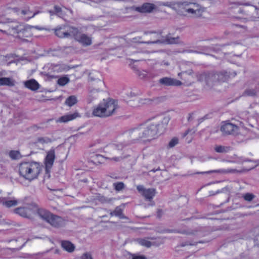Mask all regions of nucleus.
Here are the masks:
<instances>
[{"label":"nucleus","instance_id":"obj_1","mask_svg":"<svg viewBox=\"0 0 259 259\" xmlns=\"http://www.w3.org/2000/svg\"><path fill=\"white\" fill-rule=\"evenodd\" d=\"M169 121V118H163L161 122L148 121L134 128L130 132V136L133 141L142 140L151 141L156 139L163 133Z\"/></svg>","mask_w":259,"mask_h":259},{"label":"nucleus","instance_id":"obj_2","mask_svg":"<svg viewBox=\"0 0 259 259\" xmlns=\"http://www.w3.org/2000/svg\"><path fill=\"white\" fill-rule=\"evenodd\" d=\"M15 212L20 215L30 218L37 213L40 219L54 227H60L64 226L65 221L62 218L54 215L45 209H39L34 204H27L26 206L19 207L15 209Z\"/></svg>","mask_w":259,"mask_h":259},{"label":"nucleus","instance_id":"obj_3","mask_svg":"<svg viewBox=\"0 0 259 259\" xmlns=\"http://www.w3.org/2000/svg\"><path fill=\"white\" fill-rule=\"evenodd\" d=\"M157 5L178 9L182 14L194 17L201 16L205 11L204 9L198 4L192 2H158Z\"/></svg>","mask_w":259,"mask_h":259},{"label":"nucleus","instance_id":"obj_4","mask_svg":"<svg viewBox=\"0 0 259 259\" xmlns=\"http://www.w3.org/2000/svg\"><path fill=\"white\" fill-rule=\"evenodd\" d=\"M42 169L39 162L35 161L24 162L19 165L18 172L21 178L31 182L38 179Z\"/></svg>","mask_w":259,"mask_h":259},{"label":"nucleus","instance_id":"obj_5","mask_svg":"<svg viewBox=\"0 0 259 259\" xmlns=\"http://www.w3.org/2000/svg\"><path fill=\"white\" fill-rule=\"evenodd\" d=\"M127 143L121 141H118L107 145L104 148V152L113 156L108 157L114 161H119L126 156L123 154V150Z\"/></svg>","mask_w":259,"mask_h":259},{"label":"nucleus","instance_id":"obj_6","mask_svg":"<svg viewBox=\"0 0 259 259\" xmlns=\"http://www.w3.org/2000/svg\"><path fill=\"white\" fill-rule=\"evenodd\" d=\"M9 34L12 35H18L19 37H30L32 35L34 27L30 26H24L17 22H14L9 25Z\"/></svg>","mask_w":259,"mask_h":259},{"label":"nucleus","instance_id":"obj_7","mask_svg":"<svg viewBox=\"0 0 259 259\" xmlns=\"http://www.w3.org/2000/svg\"><path fill=\"white\" fill-rule=\"evenodd\" d=\"M46 68L48 69V75L52 77H57V74L67 71L69 69L67 66L63 64H49Z\"/></svg>","mask_w":259,"mask_h":259},{"label":"nucleus","instance_id":"obj_8","mask_svg":"<svg viewBox=\"0 0 259 259\" xmlns=\"http://www.w3.org/2000/svg\"><path fill=\"white\" fill-rule=\"evenodd\" d=\"M74 39L83 47L90 46L92 44V38L91 36L81 33L76 28L73 36Z\"/></svg>","mask_w":259,"mask_h":259},{"label":"nucleus","instance_id":"obj_9","mask_svg":"<svg viewBox=\"0 0 259 259\" xmlns=\"http://www.w3.org/2000/svg\"><path fill=\"white\" fill-rule=\"evenodd\" d=\"M55 32L56 35L60 38H69L72 37L73 33L75 32V28L63 25L57 27Z\"/></svg>","mask_w":259,"mask_h":259},{"label":"nucleus","instance_id":"obj_10","mask_svg":"<svg viewBox=\"0 0 259 259\" xmlns=\"http://www.w3.org/2000/svg\"><path fill=\"white\" fill-rule=\"evenodd\" d=\"M102 103L106 117H108L112 115L117 108L116 102L114 100H104L102 102Z\"/></svg>","mask_w":259,"mask_h":259},{"label":"nucleus","instance_id":"obj_11","mask_svg":"<svg viewBox=\"0 0 259 259\" xmlns=\"http://www.w3.org/2000/svg\"><path fill=\"white\" fill-rule=\"evenodd\" d=\"M55 159V149L52 148L47 151L46 156L44 159V164L47 172H49L52 168Z\"/></svg>","mask_w":259,"mask_h":259},{"label":"nucleus","instance_id":"obj_12","mask_svg":"<svg viewBox=\"0 0 259 259\" xmlns=\"http://www.w3.org/2000/svg\"><path fill=\"white\" fill-rule=\"evenodd\" d=\"M220 130L224 135H234L238 133L239 128L233 123L224 122L222 123Z\"/></svg>","mask_w":259,"mask_h":259},{"label":"nucleus","instance_id":"obj_13","mask_svg":"<svg viewBox=\"0 0 259 259\" xmlns=\"http://www.w3.org/2000/svg\"><path fill=\"white\" fill-rule=\"evenodd\" d=\"M137 188L146 199L150 201L151 205L153 206L154 205V202L152 201L151 200L156 194V190L155 189H145L142 185L138 186Z\"/></svg>","mask_w":259,"mask_h":259},{"label":"nucleus","instance_id":"obj_14","mask_svg":"<svg viewBox=\"0 0 259 259\" xmlns=\"http://www.w3.org/2000/svg\"><path fill=\"white\" fill-rule=\"evenodd\" d=\"M214 75H216L215 73H203L200 75L199 80L211 87L217 83L216 77L214 78L212 76Z\"/></svg>","mask_w":259,"mask_h":259},{"label":"nucleus","instance_id":"obj_15","mask_svg":"<svg viewBox=\"0 0 259 259\" xmlns=\"http://www.w3.org/2000/svg\"><path fill=\"white\" fill-rule=\"evenodd\" d=\"M156 8V6L153 4L145 3L140 7H133V10L140 13H151Z\"/></svg>","mask_w":259,"mask_h":259},{"label":"nucleus","instance_id":"obj_16","mask_svg":"<svg viewBox=\"0 0 259 259\" xmlns=\"http://www.w3.org/2000/svg\"><path fill=\"white\" fill-rule=\"evenodd\" d=\"M79 117V114L75 112L73 113H69L61 116L55 120L56 123H66L70 121L73 120Z\"/></svg>","mask_w":259,"mask_h":259},{"label":"nucleus","instance_id":"obj_17","mask_svg":"<svg viewBox=\"0 0 259 259\" xmlns=\"http://www.w3.org/2000/svg\"><path fill=\"white\" fill-rule=\"evenodd\" d=\"M159 81L160 83L165 85L179 86L182 84V82L180 81L169 77L162 78Z\"/></svg>","mask_w":259,"mask_h":259},{"label":"nucleus","instance_id":"obj_18","mask_svg":"<svg viewBox=\"0 0 259 259\" xmlns=\"http://www.w3.org/2000/svg\"><path fill=\"white\" fill-rule=\"evenodd\" d=\"M92 114L94 116L106 117V115L105 112H104V109L102 102L99 104L97 106L94 107Z\"/></svg>","mask_w":259,"mask_h":259},{"label":"nucleus","instance_id":"obj_19","mask_svg":"<svg viewBox=\"0 0 259 259\" xmlns=\"http://www.w3.org/2000/svg\"><path fill=\"white\" fill-rule=\"evenodd\" d=\"M16 81L14 79L10 77H1L0 86L7 85L9 87H13L15 85Z\"/></svg>","mask_w":259,"mask_h":259},{"label":"nucleus","instance_id":"obj_20","mask_svg":"<svg viewBox=\"0 0 259 259\" xmlns=\"http://www.w3.org/2000/svg\"><path fill=\"white\" fill-rule=\"evenodd\" d=\"M216 75L212 76L214 78L216 77L217 83L226 81L229 77L228 73L226 72L215 73Z\"/></svg>","mask_w":259,"mask_h":259},{"label":"nucleus","instance_id":"obj_21","mask_svg":"<svg viewBox=\"0 0 259 259\" xmlns=\"http://www.w3.org/2000/svg\"><path fill=\"white\" fill-rule=\"evenodd\" d=\"M25 85L26 88L32 91H36L39 87L38 83L34 79H30L26 81Z\"/></svg>","mask_w":259,"mask_h":259},{"label":"nucleus","instance_id":"obj_22","mask_svg":"<svg viewBox=\"0 0 259 259\" xmlns=\"http://www.w3.org/2000/svg\"><path fill=\"white\" fill-rule=\"evenodd\" d=\"M55 13L59 17H64L65 15L71 14V12L69 10L63 8H61L59 7L55 6L54 7Z\"/></svg>","mask_w":259,"mask_h":259},{"label":"nucleus","instance_id":"obj_23","mask_svg":"<svg viewBox=\"0 0 259 259\" xmlns=\"http://www.w3.org/2000/svg\"><path fill=\"white\" fill-rule=\"evenodd\" d=\"M18 203V200L15 198H11L9 199H5L3 201V205L7 207H11L16 206Z\"/></svg>","mask_w":259,"mask_h":259},{"label":"nucleus","instance_id":"obj_24","mask_svg":"<svg viewBox=\"0 0 259 259\" xmlns=\"http://www.w3.org/2000/svg\"><path fill=\"white\" fill-rule=\"evenodd\" d=\"M214 149L218 153H227L231 150V147L222 145H216L214 147Z\"/></svg>","mask_w":259,"mask_h":259},{"label":"nucleus","instance_id":"obj_25","mask_svg":"<svg viewBox=\"0 0 259 259\" xmlns=\"http://www.w3.org/2000/svg\"><path fill=\"white\" fill-rule=\"evenodd\" d=\"M77 102V99L76 97L75 96H71L66 99L65 103L67 106L71 107L74 105Z\"/></svg>","mask_w":259,"mask_h":259},{"label":"nucleus","instance_id":"obj_26","mask_svg":"<svg viewBox=\"0 0 259 259\" xmlns=\"http://www.w3.org/2000/svg\"><path fill=\"white\" fill-rule=\"evenodd\" d=\"M257 93V90L255 89L252 88H249L247 89H246L244 93H243V96H250V97H253L256 95Z\"/></svg>","mask_w":259,"mask_h":259},{"label":"nucleus","instance_id":"obj_27","mask_svg":"<svg viewBox=\"0 0 259 259\" xmlns=\"http://www.w3.org/2000/svg\"><path fill=\"white\" fill-rule=\"evenodd\" d=\"M63 249L68 252H72L75 249V246L73 244H61Z\"/></svg>","mask_w":259,"mask_h":259},{"label":"nucleus","instance_id":"obj_28","mask_svg":"<svg viewBox=\"0 0 259 259\" xmlns=\"http://www.w3.org/2000/svg\"><path fill=\"white\" fill-rule=\"evenodd\" d=\"M70 81L69 77L64 76L59 78L57 80V83L60 86H64L67 84Z\"/></svg>","mask_w":259,"mask_h":259},{"label":"nucleus","instance_id":"obj_29","mask_svg":"<svg viewBox=\"0 0 259 259\" xmlns=\"http://www.w3.org/2000/svg\"><path fill=\"white\" fill-rule=\"evenodd\" d=\"M99 90H96L93 89L91 90L89 93L88 101L89 102H92L93 101L94 99H96L97 98V92Z\"/></svg>","mask_w":259,"mask_h":259},{"label":"nucleus","instance_id":"obj_30","mask_svg":"<svg viewBox=\"0 0 259 259\" xmlns=\"http://www.w3.org/2000/svg\"><path fill=\"white\" fill-rule=\"evenodd\" d=\"M51 142V140L48 138V137H39L37 139L36 143L41 144H48Z\"/></svg>","mask_w":259,"mask_h":259},{"label":"nucleus","instance_id":"obj_31","mask_svg":"<svg viewBox=\"0 0 259 259\" xmlns=\"http://www.w3.org/2000/svg\"><path fill=\"white\" fill-rule=\"evenodd\" d=\"M232 171H233V170H231V169H217V170H213L207 171V172H206V173L215 172V173H220V174H225L231 172Z\"/></svg>","mask_w":259,"mask_h":259},{"label":"nucleus","instance_id":"obj_32","mask_svg":"<svg viewBox=\"0 0 259 259\" xmlns=\"http://www.w3.org/2000/svg\"><path fill=\"white\" fill-rule=\"evenodd\" d=\"M21 13L24 16L28 15L24 17V19L26 20H28L29 19L33 17L35 15L34 14H32L29 10H22L21 11Z\"/></svg>","mask_w":259,"mask_h":259},{"label":"nucleus","instance_id":"obj_33","mask_svg":"<svg viewBox=\"0 0 259 259\" xmlns=\"http://www.w3.org/2000/svg\"><path fill=\"white\" fill-rule=\"evenodd\" d=\"M9 155L13 159H17L21 157V154L18 151H12L10 152Z\"/></svg>","mask_w":259,"mask_h":259},{"label":"nucleus","instance_id":"obj_34","mask_svg":"<svg viewBox=\"0 0 259 259\" xmlns=\"http://www.w3.org/2000/svg\"><path fill=\"white\" fill-rule=\"evenodd\" d=\"M178 38L168 37L165 40H162L161 42L166 44H175L178 42Z\"/></svg>","mask_w":259,"mask_h":259},{"label":"nucleus","instance_id":"obj_35","mask_svg":"<svg viewBox=\"0 0 259 259\" xmlns=\"http://www.w3.org/2000/svg\"><path fill=\"white\" fill-rule=\"evenodd\" d=\"M179 143V139L176 137L172 138L168 143V147L169 148H172L177 145Z\"/></svg>","mask_w":259,"mask_h":259},{"label":"nucleus","instance_id":"obj_36","mask_svg":"<svg viewBox=\"0 0 259 259\" xmlns=\"http://www.w3.org/2000/svg\"><path fill=\"white\" fill-rule=\"evenodd\" d=\"M113 186L115 190L117 191H120L124 188V184L121 182L114 183Z\"/></svg>","mask_w":259,"mask_h":259},{"label":"nucleus","instance_id":"obj_37","mask_svg":"<svg viewBox=\"0 0 259 259\" xmlns=\"http://www.w3.org/2000/svg\"><path fill=\"white\" fill-rule=\"evenodd\" d=\"M254 197V196L251 193H246L243 196L244 199L248 201H251Z\"/></svg>","mask_w":259,"mask_h":259},{"label":"nucleus","instance_id":"obj_38","mask_svg":"<svg viewBox=\"0 0 259 259\" xmlns=\"http://www.w3.org/2000/svg\"><path fill=\"white\" fill-rule=\"evenodd\" d=\"M132 259H147V257L144 255H138L137 254H131Z\"/></svg>","mask_w":259,"mask_h":259},{"label":"nucleus","instance_id":"obj_39","mask_svg":"<svg viewBox=\"0 0 259 259\" xmlns=\"http://www.w3.org/2000/svg\"><path fill=\"white\" fill-rule=\"evenodd\" d=\"M121 214V210L119 208H116L115 210L111 213V215L120 216Z\"/></svg>","mask_w":259,"mask_h":259},{"label":"nucleus","instance_id":"obj_40","mask_svg":"<svg viewBox=\"0 0 259 259\" xmlns=\"http://www.w3.org/2000/svg\"><path fill=\"white\" fill-rule=\"evenodd\" d=\"M251 232L253 235L257 236L259 235V225L253 228Z\"/></svg>","mask_w":259,"mask_h":259},{"label":"nucleus","instance_id":"obj_41","mask_svg":"<svg viewBox=\"0 0 259 259\" xmlns=\"http://www.w3.org/2000/svg\"><path fill=\"white\" fill-rule=\"evenodd\" d=\"M80 259H93L91 255L88 253L83 254Z\"/></svg>","mask_w":259,"mask_h":259},{"label":"nucleus","instance_id":"obj_42","mask_svg":"<svg viewBox=\"0 0 259 259\" xmlns=\"http://www.w3.org/2000/svg\"><path fill=\"white\" fill-rule=\"evenodd\" d=\"M250 162L252 163L251 165V167L250 169H252L255 167H256L257 165H259V160L256 161H250Z\"/></svg>","mask_w":259,"mask_h":259},{"label":"nucleus","instance_id":"obj_43","mask_svg":"<svg viewBox=\"0 0 259 259\" xmlns=\"http://www.w3.org/2000/svg\"><path fill=\"white\" fill-rule=\"evenodd\" d=\"M252 248L255 251H259V244H254Z\"/></svg>","mask_w":259,"mask_h":259},{"label":"nucleus","instance_id":"obj_44","mask_svg":"<svg viewBox=\"0 0 259 259\" xmlns=\"http://www.w3.org/2000/svg\"><path fill=\"white\" fill-rule=\"evenodd\" d=\"M145 247L149 248L151 247V244H143Z\"/></svg>","mask_w":259,"mask_h":259},{"label":"nucleus","instance_id":"obj_45","mask_svg":"<svg viewBox=\"0 0 259 259\" xmlns=\"http://www.w3.org/2000/svg\"><path fill=\"white\" fill-rule=\"evenodd\" d=\"M252 9H253L254 10V11H255L256 12H257L258 11V9H257V8L256 7H254V6H253L252 7Z\"/></svg>","mask_w":259,"mask_h":259},{"label":"nucleus","instance_id":"obj_46","mask_svg":"<svg viewBox=\"0 0 259 259\" xmlns=\"http://www.w3.org/2000/svg\"><path fill=\"white\" fill-rule=\"evenodd\" d=\"M257 17L255 16V17H250L249 18V20H253L255 18H256Z\"/></svg>","mask_w":259,"mask_h":259},{"label":"nucleus","instance_id":"obj_47","mask_svg":"<svg viewBox=\"0 0 259 259\" xmlns=\"http://www.w3.org/2000/svg\"><path fill=\"white\" fill-rule=\"evenodd\" d=\"M61 243H71L70 241H62Z\"/></svg>","mask_w":259,"mask_h":259},{"label":"nucleus","instance_id":"obj_48","mask_svg":"<svg viewBox=\"0 0 259 259\" xmlns=\"http://www.w3.org/2000/svg\"><path fill=\"white\" fill-rule=\"evenodd\" d=\"M141 243H150V241H145L142 242Z\"/></svg>","mask_w":259,"mask_h":259},{"label":"nucleus","instance_id":"obj_49","mask_svg":"<svg viewBox=\"0 0 259 259\" xmlns=\"http://www.w3.org/2000/svg\"><path fill=\"white\" fill-rule=\"evenodd\" d=\"M160 42V40H156L155 41H153L152 42L153 43H157V42Z\"/></svg>","mask_w":259,"mask_h":259},{"label":"nucleus","instance_id":"obj_50","mask_svg":"<svg viewBox=\"0 0 259 259\" xmlns=\"http://www.w3.org/2000/svg\"><path fill=\"white\" fill-rule=\"evenodd\" d=\"M99 83H100L101 84H103V82H102L101 80H99Z\"/></svg>","mask_w":259,"mask_h":259},{"label":"nucleus","instance_id":"obj_51","mask_svg":"<svg viewBox=\"0 0 259 259\" xmlns=\"http://www.w3.org/2000/svg\"><path fill=\"white\" fill-rule=\"evenodd\" d=\"M189 130H188V131H187L185 133V136L187 135L188 134V133H189Z\"/></svg>","mask_w":259,"mask_h":259},{"label":"nucleus","instance_id":"obj_52","mask_svg":"<svg viewBox=\"0 0 259 259\" xmlns=\"http://www.w3.org/2000/svg\"><path fill=\"white\" fill-rule=\"evenodd\" d=\"M184 246H185L184 244H181V247H184Z\"/></svg>","mask_w":259,"mask_h":259},{"label":"nucleus","instance_id":"obj_53","mask_svg":"<svg viewBox=\"0 0 259 259\" xmlns=\"http://www.w3.org/2000/svg\"><path fill=\"white\" fill-rule=\"evenodd\" d=\"M50 13L51 14V15H52V13L53 12L52 11H50Z\"/></svg>","mask_w":259,"mask_h":259},{"label":"nucleus","instance_id":"obj_54","mask_svg":"<svg viewBox=\"0 0 259 259\" xmlns=\"http://www.w3.org/2000/svg\"><path fill=\"white\" fill-rule=\"evenodd\" d=\"M96 156H97V157H99V156H100V155H96Z\"/></svg>","mask_w":259,"mask_h":259},{"label":"nucleus","instance_id":"obj_55","mask_svg":"<svg viewBox=\"0 0 259 259\" xmlns=\"http://www.w3.org/2000/svg\"><path fill=\"white\" fill-rule=\"evenodd\" d=\"M246 5H250V4H246Z\"/></svg>","mask_w":259,"mask_h":259}]
</instances>
